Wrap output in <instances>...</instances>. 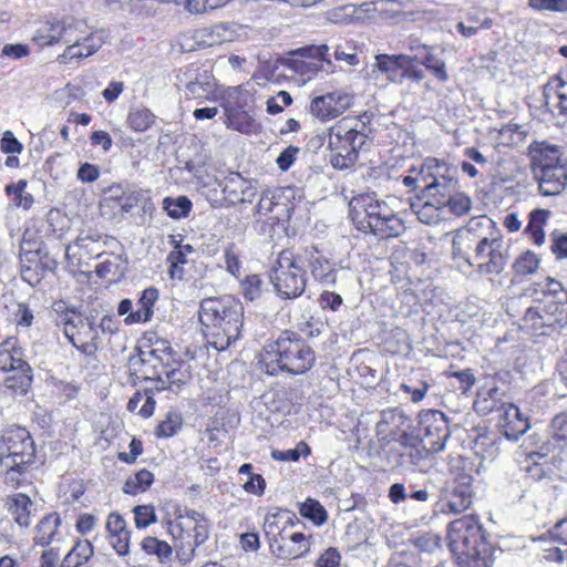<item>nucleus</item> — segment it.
Masks as SVG:
<instances>
[{
    "instance_id": "nucleus-1",
    "label": "nucleus",
    "mask_w": 567,
    "mask_h": 567,
    "mask_svg": "<svg viewBox=\"0 0 567 567\" xmlns=\"http://www.w3.org/2000/svg\"><path fill=\"white\" fill-rule=\"evenodd\" d=\"M474 251L478 275H499L508 261V248L499 237H478L470 228L458 230L452 240V254L457 269L472 277L474 261L468 254Z\"/></svg>"
},
{
    "instance_id": "nucleus-2",
    "label": "nucleus",
    "mask_w": 567,
    "mask_h": 567,
    "mask_svg": "<svg viewBox=\"0 0 567 567\" xmlns=\"http://www.w3.org/2000/svg\"><path fill=\"white\" fill-rule=\"evenodd\" d=\"M199 320L207 328V342L224 351L241 336L244 306L231 296L206 298L200 302Z\"/></svg>"
},
{
    "instance_id": "nucleus-3",
    "label": "nucleus",
    "mask_w": 567,
    "mask_h": 567,
    "mask_svg": "<svg viewBox=\"0 0 567 567\" xmlns=\"http://www.w3.org/2000/svg\"><path fill=\"white\" fill-rule=\"evenodd\" d=\"M315 360V351L305 339L296 332L284 331L276 341L265 346L259 363L269 375L302 374L312 368Z\"/></svg>"
},
{
    "instance_id": "nucleus-4",
    "label": "nucleus",
    "mask_w": 567,
    "mask_h": 567,
    "mask_svg": "<svg viewBox=\"0 0 567 567\" xmlns=\"http://www.w3.org/2000/svg\"><path fill=\"white\" fill-rule=\"evenodd\" d=\"M35 463L34 442L25 427L11 425L0 434V475L3 482L17 488L28 481Z\"/></svg>"
},
{
    "instance_id": "nucleus-5",
    "label": "nucleus",
    "mask_w": 567,
    "mask_h": 567,
    "mask_svg": "<svg viewBox=\"0 0 567 567\" xmlns=\"http://www.w3.org/2000/svg\"><path fill=\"white\" fill-rule=\"evenodd\" d=\"M529 168L543 196L560 195L567 187V165L561 147L547 141H535L527 147Z\"/></svg>"
},
{
    "instance_id": "nucleus-6",
    "label": "nucleus",
    "mask_w": 567,
    "mask_h": 567,
    "mask_svg": "<svg viewBox=\"0 0 567 567\" xmlns=\"http://www.w3.org/2000/svg\"><path fill=\"white\" fill-rule=\"evenodd\" d=\"M449 547L470 567H489L491 545L475 516H463L449 525Z\"/></svg>"
},
{
    "instance_id": "nucleus-7",
    "label": "nucleus",
    "mask_w": 567,
    "mask_h": 567,
    "mask_svg": "<svg viewBox=\"0 0 567 567\" xmlns=\"http://www.w3.org/2000/svg\"><path fill=\"white\" fill-rule=\"evenodd\" d=\"M353 220L358 229L371 233L381 238L398 237L404 230V225L386 203L373 195H360L352 208Z\"/></svg>"
},
{
    "instance_id": "nucleus-8",
    "label": "nucleus",
    "mask_w": 567,
    "mask_h": 567,
    "mask_svg": "<svg viewBox=\"0 0 567 567\" xmlns=\"http://www.w3.org/2000/svg\"><path fill=\"white\" fill-rule=\"evenodd\" d=\"M62 43L66 44L59 61L68 63L94 54L104 43L102 32H89L85 21L66 17L61 20Z\"/></svg>"
},
{
    "instance_id": "nucleus-9",
    "label": "nucleus",
    "mask_w": 567,
    "mask_h": 567,
    "mask_svg": "<svg viewBox=\"0 0 567 567\" xmlns=\"http://www.w3.org/2000/svg\"><path fill=\"white\" fill-rule=\"evenodd\" d=\"M351 122V118H342L329 128L330 163L338 169L351 167L367 141V135L352 127Z\"/></svg>"
},
{
    "instance_id": "nucleus-10",
    "label": "nucleus",
    "mask_w": 567,
    "mask_h": 567,
    "mask_svg": "<svg viewBox=\"0 0 567 567\" xmlns=\"http://www.w3.org/2000/svg\"><path fill=\"white\" fill-rule=\"evenodd\" d=\"M270 281L278 295L293 299L305 291L306 271L298 265L297 258L289 249L279 252L270 270Z\"/></svg>"
},
{
    "instance_id": "nucleus-11",
    "label": "nucleus",
    "mask_w": 567,
    "mask_h": 567,
    "mask_svg": "<svg viewBox=\"0 0 567 567\" xmlns=\"http://www.w3.org/2000/svg\"><path fill=\"white\" fill-rule=\"evenodd\" d=\"M424 172L425 178L420 179L423 183L424 197L446 202V197L455 193L458 184L455 167L437 158H427Z\"/></svg>"
},
{
    "instance_id": "nucleus-12",
    "label": "nucleus",
    "mask_w": 567,
    "mask_h": 567,
    "mask_svg": "<svg viewBox=\"0 0 567 567\" xmlns=\"http://www.w3.org/2000/svg\"><path fill=\"white\" fill-rule=\"evenodd\" d=\"M59 324L68 340L83 353L92 354L96 351L97 328L92 320L75 311H68L60 316Z\"/></svg>"
},
{
    "instance_id": "nucleus-13",
    "label": "nucleus",
    "mask_w": 567,
    "mask_h": 567,
    "mask_svg": "<svg viewBox=\"0 0 567 567\" xmlns=\"http://www.w3.org/2000/svg\"><path fill=\"white\" fill-rule=\"evenodd\" d=\"M417 435L433 453L441 452L451 435L445 414L439 410L422 411L419 414Z\"/></svg>"
},
{
    "instance_id": "nucleus-14",
    "label": "nucleus",
    "mask_w": 567,
    "mask_h": 567,
    "mask_svg": "<svg viewBox=\"0 0 567 567\" xmlns=\"http://www.w3.org/2000/svg\"><path fill=\"white\" fill-rule=\"evenodd\" d=\"M472 483L473 476L470 473L460 470L452 472L444 488L445 502L442 512L461 514L466 511L472 504Z\"/></svg>"
},
{
    "instance_id": "nucleus-15",
    "label": "nucleus",
    "mask_w": 567,
    "mask_h": 567,
    "mask_svg": "<svg viewBox=\"0 0 567 567\" xmlns=\"http://www.w3.org/2000/svg\"><path fill=\"white\" fill-rule=\"evenodd\" d=\"M566 319L567 316L564 307L555 301L529 307L523 317L524 322L529 324L534 330L563 326Z\"/></svg>"
},
{
    "instance_id": "nucleus-16",
    "label": "nucleus",
    "mask_w": 567,
    "mask_h": 567,
    "mask_svg": "<svg viewBox=\"0 0 567 567\" xmlns=\"http://www.w3.org/2000/svg\"><path fill=\"white\" fill-rule=\"evenodd\" d=\"M225 200L235 205L238 203H251L257 194L256 183L245 179L239 173L230 172L218 182Z\"/></svg>"
},
{
    "instance_id": "nucleus-17",
    "label": "nucleus",
    "mask_w": 567,
    "mask_h": 567,
    "mask_svg": "<svg viewBox=\"0 0 567 567\" xmlns=\"http://www.w3.org/2000/svg\"><path fill=\"white\" fill-rule=\"evenodd\" d=\"M352 95L340 92H332L317 96L311 101V113L321 121L338 117L352 105Z\"/></svg>"
},
{
    "instance_id": "nucleus-18",
    "label": "nucleus",
    "mask_w": 567,
    "mask_h": 567,
    "mask_svg": "<svg viewBox=\"0 0 567 567\" xmlns=\"http://www.w3.org/2000/svg\"><path fill=\"white\" fill-rule=\"evenodd\" d=\"M417 60L419 54H377L370 76L377 78V73H381L390 82L402 84V71L405 64Z\"/></svg>"
},
{
    "instance_id": "nucleus-19",
    "label": "nucleus",
    "mask_w": 567,
    "mask_h": 567,
    "mask_svg": "<svg viewBox=\"0 0 567 567\" xmlns=\"http://www.w3.org/2000/svg\"><path fill=\"white\" fill-rule=\"evenodd\" d=\"M269 547L280 559H295L306 554L310 546L306 536L299 532L285 530L280 537L271 538Z\"/></svg>"
},
{
    "instance_id": "nucleus-20",
    "label": "nucleus",
    "mask_w": 567,
    "mask_h": 567,
    "mask_svg": "<svg viewBox=\"0 0 567 567\" xmlns=\"http://www.w3.org/2000/svg\"><path fill=\"white\" fill-rule=\"evenodd\" d=\"M143 374L147 379L157 382V390L169 389L177 391L192 379L189 367L184 364H178L177 368H169V363H166L162 364L161 371H155L154 374H147L146 371H143Z\"/></svg>"
},
{
    "instance_id": "nucleus-21",
    "label": "nucleus",
    "mask_w": 567,
    "mask_h": 567,
    "mask_svg": "<svg viewBox=\"0 0 567 567\" xmlns=\"http://www.w3.org/2000/svg\"><path fill=\"white\" fill-rule=\"evenodd\" d=\"M305 259L317 281L324 286H334L338 271L329 258L320 254L316 247H310L305 249Z\"/></svg>"
},
{
    "instance_id": "nucleus-22",
    "label": "nucleus",
    "mask_w": 567,
    "mask_h": 567,
    "mask_svg": "<svg viewBox=\"0 0 567 567\" xmlns=\"http://www.w3.org/2000/svg\"><path fill=\"white\" fill-rule=\"evenodd\" d=\"M503 413L498 415V425L504 436L511 441H517L529 429V422L523 417L519 409L511 404H502Z\"/></svg>"
},
{
    "instance_id": "nucleus-23",
    "label": "nucleus",
    "mask_w": 567,
    "mask_h": 567,
    "mask_svg": "<svg viewBox=\"0 0 567 567\" xmlns=\"http://www.w3.org/2000/svg\"><path fill=\"white\" fill-rule=\"evenodd\" d=\"M549 434L550 441L542 445L539 452L530 453V458H544L548 454L550 445L559 449L567 447V412H561L553 417Z\"/></svg>"
},
{
    "instance_id": "nucleus-24",
    "label": "nucleus",
    "mask_w": 567,
    "mask_h": 567,
    "mask_svg": "<svg viewBox=\"0 0 567 567\" xmlns=\"http://www.w3.org/2000/svg\"><path fill=\"white\" fill-rule=\"evenodd\" d=\"M282 198L284 195L281 190H267L262 193L256 206V213L260 217H267L268 215H270V220L279 221L280 219H282L285 213L288 210L287 204L281 202Z\"/></svg>"
},
{
    "instance_id": "nucleus-25",
    "label": "nucleus",
    "mask_w": 567,
    "mask_h": 567,
    "mask_svg": "<svg viewBox=\"0 0 567 567\" xmlns=\"http://www.w3.org/2000/svg\"><path fill=\"white\" fill-rule=\"evenodd\" d=\"M411 209L417 219L426 225L437 224L441 220L443 202L424 197L423 194L411 200Z\"/></svg>"
},
{
    "instance_id": "nucleus-26",
    "label": "nucleus",
    "mask_w": 567,
    "mask_h": 567,
    "mask_svg": "<svg viewBox=\"0 0 567 567\" xmlns=\"http://www.w3.org/2000/svg\"><path fill=\"white\" fill-rule=\"evenodd\" d=\"M159 292L154 287L144 289L136 302V309L125 318V323L147 322L152 319L153 307L158 300Z\"/></svg>"
},
{
    "instance_id": "nucleus-27",
    "label": "nucleus",
    "mask_w": 567,
    "mask_h": 567,
    "mask_svg": "<svg viewBox=\"0 0 567 567\" xmlns=\"http://www.w3.org/2000/svg\"><path fill=\"white\" fill-rule=\"evenodd\" d=\"M8 511L14 522L21 527H28L31 523L33 503L23 493L16 494L7 499Z\"/></svg>"
},
{
    "instance_id": "nucleus-28",
    "label": "nucleus",
    "mask_w": 567,
    "mask_h": 567,
    "mask_svg": "<svg viewBox=\"0 0 567 567\" xmlns=\"http://www.w3.org/2000/svg\"><path fill=\"white\" fill-rule=\"evenodd\" d=\"M502 402L501 392L497 386L483 388L477 392L474 401V409L481 414H489L492 412L503 413L501 409Z\"/></svg>"
},
{
    "instance_id": "nucleus-29",
    "label": "nucleus",
    "mask_w": 567,
    "mask_h": 567,
    "mask_svg": "<svg viewBox=\"0 0 567 567\" xmlns=\"http://www.w3.org/2000/svg\"><path fill=\"white\" fill-rule=\"evenodd\" d=\"M550 216L551 212L545 208H536L529 213V220L525 228V233L529 235L533 243L537 246L545 244L546 237L544 227L546 226Z\"/></svg>"
},
{
    "instance_id": "nucleus-30",
    "label": "nucleus",
    "mask_w": 567,
    "mask_h": 567,
    "mask_svg": "<svg viewBox=\"0 0 567 567\" xmlns=\"http://www.w3.org/2000/svg\"><path fill=\"white\" fill-rule=\"evenodd\" d=\"M203 43L207 47L231 42L237 38V24L233 22H220L209 29L203 30Z\"/></svg>"
},
{
    "instance_id": "nucleus-31",
    "label": "nucleus",
    "mask_w": 567,
    "mask_h": 567,
    "mask_svg": "<svg viewBox=\"0 0 567 567\" xmlns=\"http://www.w3.org/2000/svg\"><path fill=\"white\" fill-rule=\"evenodd\" d=\"M403 413L398 409L382 411L380 420L375 424L377 435L381 436L383 440L392 439L396 435L400 425L403 423Z\"/></svg>"
},
{
    "instance_id": "nucleus-32",
    "label": "nucleus",
    "mask_w": 567,
    "mask_h": 567,
    "mask_svg": "<svg viewBox=\"0 0 567 567\" xmlns=\"http://www.w3.org/2000/svg\"><path fill=\"white\" fill-rule=\"evenodd\" d=\"M292 526L291 515L289 511L279 509L276 513H270L265 517L264 529L269 544L271 538L281 536V533L289 530L288 525Z\"/></svg>"
},
{
    "instance_id": "nucleus-33",
    "label": "nucleus",
    "mask_w": 567,
    "mask_h": 567,
    "mask_svg": "<svg viewBox=\"0 0 567 567\" xmlns=\"http://www.w3.org/2000/svg\"><path fill=\"white\" fill-rule=\"evenodd\" d=\"M97 258L103 260L96 265L95 272L100 278L121 277L124 274V259L117 254L96 252Z\"/></svg>"
},
{
    "instance_id": "nucleus-34",
    "label": "nucleus",
    "mask_w": 567,
    "mask_h": 567,
    "mask_svg": "<svg viewBox=\"0 0 567 567\" xmlns=\"http://www.w3.org/2000/svg\"><path fill=\"white\" fill-rule=\"evenodd\" d=\"M209 536V524L208 520L200 523L198 525L193 526V534L187 533L186 536L182 538L181 549L183 550V555L186 556V559H190L194 555L195 549L204 544Z\"/></svg>"
},
{
    "instance_id": "nucleus-35",
    "label": "nucleus",
    "mask_w": 567,
    "mask_h": 567,
    "mask_svg": "<svg viewBox=\"0 0 567 567\" xmlns=\"http://www.w3.org/2000/svg\"><path fill=\"white\" fill-rule=\"evenodd\" d=\"M61 519L56 513L44 516L35 528L34 543L41 546H48L53 542L58 533Z\"/></svg>"
},
{
    "instance_id": "nucleus-36",
    "label": "nucleus",
    "mask_w": 567,
    "mask_h": 567,
    "mask_svg": "<svg viewBox=\"0 0 567 567\" xmlns=\"http://www.w3.org/2000/svg\"><path fill=\"white\" fill-rule=\"evenodd\" d=\"M172 352L173 350L169 342L164 339H158L145 358H140L136 361L132 360L131 363L133 367H135V363H141L144 368L150 367L153 361H157L161 365L166 364L172 358Z\"/></svg>"
},
{
    "instance_id": "nucleus-37",
    "label": "nucleus",
    "mask_w": 567,
    "mask_h": 567,
    "mask_svg": "<svg viewBox=\"0 0 567 567\" xmlns=\"http://www.w3.org/2000/svg\"><path fill=\"white\" fill-rule=\"evenodd\" d=\"M553 96L558 99V107L561 114L567 115V82L560 76L551 78L544 86L546 104L550 103Z\"/></svg>"
},
{
    "instance_id": "nucleus-38",
    "label": "nucleus",
    "mask_w": 567,
    "mask_h": 567,
    "mask_svg": "<svg viewBox=\"0 0 567 567\" xmlns=\"http://www.w3.org/2000/svg\"><path fill=\"white\" fill-rule=\"evenodd\" d=\"M93 546L89 540H80L68 553L60 567H80L93 556Z\"/></svg>"
},
{
    "instance_id": "nucleus-39",
    "label": "nucleus",
    "mask_w": 567,
    "mask_h": 567,
    "mask_svg": "<svg viewBox=\"0 0 567 567\" xmlns=\"http://www.w3.org/2000/svg\"><path fill=\"white\" fill-rule=\"evenodd\" d=\"M430 71L440 82L445 83L449 80L446 63L443 59L434 54V47L431 45L429 50L416 61Z\"/></svg>"
},
{
    "instance_id": "nucleus-40",
    "label": "nucleus",
    "mask_w": 567,
    "mask_h": 567,
    "mask_svg": "<svg viewBox=\"0 0 567 567\" xmlns=\"http://www.w3.org/2000/svg\"><path fill=\"white\" fill-rule=\"evenodd\" d=\"M244 91L239 86L229 87L225 95V111L228 116L227 126L243 131V128L236 123L235 112L244 109L245 104L239 102V99Z\"/></svg>"
},
{
    "instance_id": "nucleus-41",
    "label": "nucleus",
    "mask_w": 567,
    "mask_h": 567,
    "mask_svg": "<svg viewBox=\"0 0 567 567\" xmlns=\"http://www.w3.org/2000/svg\"><path fill=\"white\" fill-rule=\"evenodd\" d=\"M33 41L40 47L62 42L61 21L47 22L41 25L33 35Z\"/></svg>"
},
{
    "instance_id": "nucleus-42",
    "label": "nucleus",
    "mask_w": 567,
    "mask_h": 567,
    "mask_svg": "<svg viewBox=\"0 0 567 567\" xmlns=\"http://www.w3.org/2000/svg\"><path fill=\"white\" fill-rule=\"evenodd\" d=\"M154 475L147 470H141L135 473L134 476L128 477L123 486L125 494L136 495L141 492H145L153 483Z\"/></svg>"
},
{
    "instance_id": "nucleus-43",
    "label": "nucleus",
    "mask_w": 567,
    "mask_h": 567,
    "mask_svg": "<svg viewBox=\"0 0 567 567\" xmlns=\"http://www.w3.org/2000/svg\"><path fill=\"white\" fill-rule=\"evenodd\" d=\"M155 121V115L145 107H136L130 111L127 124L135 132H145Z\"/></svg>"
},
{
    "instance_id": "nucleus-44",
    "label": "nucleus",
    "mask_w": 567,
    "mask_h": 567,
    "mask_svg": "<svg viewBox=\"0 0 567 567\" xmlns=\"http://www.w3.org/2000/svg\"><path fill=\"white\" fill-rule=\"evenodd\" d=\"M142 549L148 555H155L161 563L169 560L172 556V547L165 542L156 537H145L141 543Z\"/></svg>"
},
{
    "instance_id": "nucleus-45",
    "label": "nucleus",
    "mask_w": 567,
    "mask_h": 567,
    "mask_svg": "<svg viewBox=\"0 0 567 567\" xmlns=\"http://www.w3.org/2000/svg\"><path fill=\"white\" fill-rule=\"evenodd\" d=\"M539 257L535 252L526 250L515 259L513 270L516 276L533 275L539 268Z\"/></svg>"
},
{
    "instance_id": "nucleus-46",
    "label": "nucleus",
    "mask_w": 567,
    "mask_h": 567,
    "mask_svg": "<svg viewBox=\"0 0 567 567\" xmlns=\"http://www.w3.org/2000/svg\"><path fill=\"white\" fill-rule=\"evenodd\" d=\"M410 543L420 554H433L441 549V537L432 532L416 535L410 539Z\"/></svg>"
},
{
    "instance_id": "nucleus-47",
    "label": "nucleus",
    "mask_w": 567,
    "mask_h": 567,
    "mask_svg": "<svg viewBox=\"0 0 567 567\" xmlns=\"http://www.w3.org/2000/svg\"><path fill=\"white\" fill-rule=\"evenodd\" d=\"M192 202L186 196H179L177 198L166 197L163 200V208L167 212V215L172 218L179 219L186 217L192 209Z\"/></svg>"
},
{
    "instance_id": "nucleus-48",
    "label": "nucleus",
    "mask_w": 567,
    "mask_h": 567,
    "mask_svg": "<svg viewBox=\"0 0 567 567\" xmlns=\"http://www.w3.org/2000/svg\"><path fill=\"white\" fill-rule=\"evenodd\" d=\"M329 51H330V47L327 44H320V45L310 44V45H305V47H301V48L290 51L289 55L316 59V60L326 62L328 65H331V60L328 58Z\"/></svg>"
},
{
    "instance_id": "nucleus-49",
    "label": "nucleus",
    "mask_w": 567,
    "mask_h": 567,
    "mask_svg": "<svg viewBox=\"0 0 567 567\" xmlns=\"http://www.w3.org/2000/svg\"><path fill=\"white\" fill-rule=\"evenodd\" d=\"M27 181L20 179L16 184H10L6 186V193L8 195H14L13 204L17 207H21L23 209H29L33 204V197L30 193L25 192Z\"/></svg>"
},
{
    "instance_id": "nucleus-50",
    "label": "nucleus",
    "mask_w": 567,
    "mask_h": 567,
    "mask_svg": "<svg viewBox=\"0 0 567 567\" xmlns=\"http://www.w3.org/2000/svg\"><path fill=\"white\" fill-rule=\"evenodd\" d=\"M445 207H449L452 214L462 216L471 210L472 200L464 193H458L456 188L455 193L446 197V202L443 200V209Z\"/></svg>"
},
{
    "instance_id": "nucleus-51",
    "label": "nucleus",
    "mask_w": 567,
    "mask_h": 567,
    "mask_svg": "<svg viewBox=\"0 0 567 567\" xmlns=\"http://www.w3.org/2000/svg\"><path fill=\"white\" fill-rule=\"evenodd\" d=\"M30 54V48L23 43H9L3 45L0 53V65H7L9 60H20Z\"/></svg>"
},
{
    "instance_id": "nucleus-52",
    "label": "nucleus",
    "mask_w": 567,
    "mask_h": 567,
    "mask_svg": "<svg viewBox=\"0 0 567 567\" xmlns=\"http://www.w3.org/2000/svg\"><path fill=\"white\" fill-rule=\"evenodd\" d=\"M181 424V415L176 412H168L166 419L158 424L155 434L158 437L173 436L179 429Z\"/></svg>"
},
{
    "instance_id": "nucleus-53",
    "label": "nucleus",
    "mask_w": 567,
    "mask_h": 567,
    "mask_svg": "<svg viewBox=\"0 0 567 567\" xmlns=\"http://www.w3.org/2000/svg\"><path fill=\"white\" fill-rule=\"evenodd\" d=\"M300 514L313 520L316 524H322L327 519V512L326 509L316 501L313 499H307L301 508Z\"/></svg>"
},
{
    "instance_id": "nucleus-54",
    "label": "nucleus",
    "mask_w": 567,
    "mask_h": 567,
    "mask_svg": "<svg viewBox=\"0 0 567 567\" xmlns=\"http://www.w3.org/2000/svg\"><path fill=\"white\" fill-rule=\"evenodd\" d=\"M333 56L337 61H343L349 66H355L360 63L355 47L347 42L334 47Z\"/></svg>"
},
{
    "instance_id": "nucleus-55",
    "label": "nucleus",
    "mask_w": 567,
    "mask_h": 567,
    "mask_svg": "<svg viewBox=\"0 0 567 567\" xmlns=\"http://www.w3.org/2000/svg\"><path fill=\"white\" fill-rule=\"evenodd\" d=\"M310 453L309 446L305 442H299L295 449L287 451L274 450L271 452L272 458L280 462L293 461L297 462L301 455L307 456Z\"/></svg>"
},
{
    "instance_id": "nucleus-56",
    "label": "nucleus",
    "mask_w": 567,
    "mask_h": 567,
    "mask_svg": "<svg viewBox=\"0 0 567 567\" xmlns=\"http://www.w3.org/2000/svg\"><path fill=\"white\" fill-rule=\"evenodd\" d=\"M134 520L137 528H145L156 523V515L152 505H138L134 509Z\"/></svg>"
},
{
    "instance_id": "nucleus-57",
    "label": "nucleus",
    "mask_w": 567,
    "mask_h": 567,
    "mask_svg": "<svg viewBox=\"0 0 567 567\" xmlns=\"http://www.w3.org/2000/svg\"><path fill=\"white\" fill-rule=\"evenodd\" d=\"M262 280L258 275H249L241 281V290L246 299L252 301L260 296Z\"/></svg>"
},
{
    "instance_id": "nucleus-58",
    "label": "nucleus",
    "mask_w": 567,
    "mask_h": 567,
    "mask_svg": "<svg viewBox=\"0 0 567 567\" xmlns=\"http://www.w3.org/2000/svg\"><path fill=\"white\" fill-rule=\"evenodd\" d=\"M528 7L537 11L567 12V0H529Z\"/></svg>"
},
{
    "instance_id": "nucleus-59",
    "label": "nucleus",
    "mask_w": 567,
    "mask_h": 567,
    "mask_svg": "<svg viewBox=\"0 0 567 567\" xmlns=\"http://www.w3.org/2000/svg\"><path fill=\"white\" fill-rule=\"evenodd\" d=\"M102 236L97 233L86 231L81 233L73 243L74 247L85 250L87 254L96 252L94 247L101 240Z\"/></svg>"
},
{
    "instance_id": "nucleus-60",
    "label": "nucleus",
    "mask_w": 567,
    "mask_h": 567,
    "mask_svg": "<svg viewBox=\"0 0 567 567\" xmlns=\"http://www.w3.org/2000/svg\"><path fill=\"white\" fill-rule=\"evenodd\" d=\"M432 449H427L424 446V443L420 444L415 449L411 450L409 453L410 462L414 465L419 471L425 472L426 464L430 458Z\"/></svg>"
},
{
    "instance_id": "nucleus-61",
    "label": "nucleus",
    "mask_w": 567,
    "mask_h": 567,
    "mask_svg": "<svg viewBox=\"0 0 567 567\" xmlns=\"http://www.w3.org/2000/svg\"><path fill=\"white\" fill-rule=\"evenodd\" d=\"M550 250L557 258H567V233L554 230L550 234Z\"/></svg>"
},
{
    "instance_id": "nucleus-62",
    "label": "nucleus",
    "mask_w": 567,
    "mask_h": 567,
    "mask_svg": "<svg viewBox=\"0 0 567 567\" xmlns=\"http://www.w3.org/2000/svg\"><path fill=\"white\" fill-rule=\"evenodd\" d=\"M189 95L195 99H205L213 91V84L209 81H189L186 85Z\"/></svg>"
},
{
    "instance_id": "nucleus-63",
    "label": "nucleus",
    "mask_w": 567,
    "mask_h": 567,
    "mask_svg": "<svg viewBox=\"0 0 567 567\" xmlns=\"http://www.w3.org/2000/svg\"><path fill=\"white\" fill-rule=\"evenodd\" d=\"M22 150V144L14 137L13 133L6 131L1 138V151L7 154H19Z\"/></svg>"
},
{
    "instance_id": "nucleus-64",
    "label": "nucleus",
    "mask_w": 567,
    "mask_h": 567,
    "mask_svg": "<svg viewBox=\"0 0 567 567\" xmlns=\"http://www.w3.org/2000/svg\"><path fill=\"white\" fill-rule=\"evenodd\" d=\"M112 547L118 555H126L130 547V530L109 535Z\"/></svg>"
}]
</instances>
